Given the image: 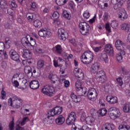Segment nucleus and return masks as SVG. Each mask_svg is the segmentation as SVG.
Here are the masks:
<instances>
[{"label":"nucleus","mask_w":130,"mask_h":130,"mask_svg":"<svg viewBox=\"0 0 130 130\" xmlns=\"http://www.w3.org/2000/svg\"><path fill=\"white\" fill-rule=\"evenodd\" d=\"M23 104V101L20 98L15 96H13V99L10 98L8 100V105L10 106L13 107L14 108H20Z\"/></svg>","instance_id":"nucleus-1"},{"label":"nucleus","mask_w":130,"mask_h":130,"mask_svg":"<svg viewBox=\"0 0 130 130\" xmlns=\"http://www.w3.org/2000/svg\"><path fill=\"white\" fill-rule=\"evenodd\" d=\"M81 61L84 64H89L93 60V57H94V54L93 52L88 51L84 53L81 56Z\"/></svg>","instance_id":"nucleus-2"},{"label":"nucleus","mask_w":130,"mask_h":130,"mask_svg":"<svg viewBox=\"0 0 130 130\" xmlns=\"http://www.w3.org/2000/svg\"><path fill=\"white\" fill-rule=\"evenodd\" d=\"M79 27L80 29V31L82 35H87L89 34V31H90V25H89L87 22H83L79 23Z\"/></svg>","instance_id":"nucleus-3"},{"label":"nucleus","mask_w":130,"mask_h":130,"mask_svg":"<svg viewBox=\"0 0 130 130\" xmlns=\"http://www.w3.org/2000/svg\"><path fill=\"white\" fill-rule=\"evenodd\" d=\"M75 86L77 94L79 96H85L86 94V88H84L82 87L81 80H79L76 81Z\"/></svg>","instance_id":"nucleus-4"},{"label":"nucleus","mask_w":130,"mask_h":130,"mask_svg":"<svg viewBox=\"0 0 130 130\" xmlns=\"http://www.w3.org/2000/svg\"><path fill=\"white\" fill-rule=\"evenodd\" d=\"M95 78L99 83H105L106 82V74L103 71L98 72L95 75Z\"/></svg>","instance_id":"nucleus-5"},{"label":"nucleus","mask_w":130,"mask_h":130,"mask_svg":"<svg viewBox=\"0 0 130 130\" xmlns=\"http://www.w3.org/2000/svg\"><path fill=\"white\" fill-rule=\"evenodd\" d=\"M54 88L49 85H46L42 89V92L47 96L52 97L53 94H54Z\"/></svg>","instance_id":"nucleus-6"},{"label":"nucleus","mask_w":130,"mask_h":130,"mask_svg":"<svg viewBox=\"0 0 130 130\" xmlns=\"http://www.w3.org/2000/svg\"><path fill=\"white\" fill-rule=\"evenodd\" d=\"M108 113L110 116V117H114V118H116L117 117H119L120 116V112L116 108L111 107L108 110Z\"/></svg>","instance_id":"nucleus-7"},{"label":"nucleus","mask_w":130,"mask_h":130,"mask_svg":"<svg viewBox=\"0 0 130 130\" xmlns=\"http://www.w3.org/2000/svg\"><path fill=\"white\" fill-rule=\"evenodd\" d=\"M87 96L89 100H91V101H95V100L97 99L98 94L97 93L96 89L92 88L88 91Z\"/></svg>","instance_id":"nucleus-8"},{"label":"nucleus","mask_w":130,"mask_h":130,"mask_svg":"<svg viewBox=\"0 0 130 130\" xmlns=\"http://www.w3.org/2000/svg\"><path fill=\"white\" fill-rule=\"evenodd\" d=\"M76 118L77 116L76 115V113L73 112H71L67 119V124H68V125L74 124L77 119Z\"/></svg>","instance_id":"nucleus-9"},{"label":"nucleus","mask_w":130,"mask_h":130,"mask_svg":"<svg viewBox=\"0 0 130 130\" xmlns=\"http://www.w3.org/2000/svg\"><path fill=\"white\" fill-rule=\"evenodd\" d=\"M58 37L59 39L65 41V40L69 37V34L66 32L64 29L60 28L58 30Z\"/></svg>","instance_id":"nucleus-10"},{"label":"nucleus","mask_w":130,"mask_h":130,"mask_svg":"<svg viewBox=\"0 0 130 130\" xmlns=\"http://www.w3.org/2000/svg\"><path fill=\"white\" fill-rule=\"evenodd\" d=\"M9 55L13 60H15V61H20V55L15 50H11L9 51Z\"/></svg>","instance_id":"nucleus-11"},{"label":"nucleus","mask_w":130,"mask_h":130,"mask_svg":"<svg viewBox=\"0 0 130 130\" xmlns=\"http://www.w3.org/2000/svg\"><path fill=\"white\" fill-rule=\"evenodd\" d=\"M118 18L121 21H124L127 19V13L123 8H121L118 14Z\"/></svg>","instance_id":"nucleus-12"},{"label":"nucleus","mask_w":130,"mask_h":130,"mask_svg":"<svg viewBox=\"0 0 130 130\" xmlns=\"http://www.w3.org/2000/svg\"><path fill=\"white\" fill-rule=\"evenodd\" d=\"M39 35L41 37H51L52 36V33L47 29H42L39 31Z\"/></svg>","instance_id":"nucleus-13"},{"label":"nucleus","mask_w":130,"mask_h":130,"mask_svg":"<svg viewBox=\"0 0 130 130\" xmlns=\"http://www.w3.org/2000/svg\"><path fill=\"white\" fill-rule=\"evenodd\" d=\"M74 73L75 77L78 78L79 80H82L84 79V73L80 68H76Z\"/></svg>","instance_id":"nucleus-14"},{"label":"nucleus","mask_w":130,"mask_h":130,"mask_svg":"<svg viewBox=\"0 0 130 130\" xmlns=\"http://www.w3.org/2000/svg\"><path fill=\"white\" fill-rule=\"evenodd\" d=\"M104 51L106 53H108V54L111 55V56H113V55H114L113 48L112 47V46L110 44H107L105 46Z\"/></svg>","instance_id":"nucleus-15"},{"label":"nucleus","mask_w":130,"mask_h":130,"mask_svg":"<svg viewBox=\"0 0 130 130\" xmlns=\"http://www.w3.org/2000/svg\"><path fill=\"white\" fill-rule=\"evenodd\" d=\"M112 4H113L114 6V9L115 10H117L119 9V11H120V9H121V7L122 6L123 3L122 1H115L114 0H112Z\"/></svg>","instance_id":"nucleus-16"},{"label":"nucleus","mask_w":130,"mask_h":130,"mask_svg":"<svg viewBox=\"0 0 130 130\" xmlns=\"http://www.w3.org/2000/svg\"><path fill=\"white\" fill-rule=\"evenodd\" d=\"M30 38V36L27 35L25 38H22L21 40V44L24 47H30V42L28 40Z\"/></svg>","instance_id":"nucleus-17"},{"label":"nucleus","mask_w":130,"mask_h":130,"mask_svg":"<svg viewBox=\"0 0 130 130\" xmlns=\"http://www.w3.org/2000/svg\"><path fill=\"white\" fill-rule=\"evenodd\" d=\"M102 130H114L115 129V126L113 124L107 123L102 127Z\"/></svg>","instance_id":"nucleus-18"},{"label":"nucleus","mask_w":130,"mask_h":130,"mask_svg":"<svg viewBox=\"0 0 130 130\" xmlns=\"http://www.w3.org/2000/svg\"><path fill=\"white\" fill-rule=\"evenodd\" d=\"M106 100L110 104L117 103V98L116 96L108 95L106 97Z\"/></svg>","instance_id":"nucleus-19"},{"label":"nucleus","mask_w":130,"mask_h":130,"mask_svg":"<svg viewBox=\"0 0 130 130\" xmlns=\"http://www.w3.org/2000/svg\"><path fill=\"white\" fill-rule=\"evenodd\" d=\"M29 86L32 90H36L39 88V82L37 80H32L29 83Z\"/></svg>","instance_id":"nucleus-20"},{"label":"nucleus","mask_w":130,"mask_h":130,"mask_svg":"<svg viewBox=\"0 0 130 130\" xmlns=\"http://www.w3.org/2000/svg\"><path fill=\"white\" fill-rule=\"evenodd\" d=\"M22 57L30 60V59H32V52L28 50H25L23 53Z\"/></svg>","instance_id":"nucleus-21"},{"label":"nucleus","mask_w":130,"mask_h":130,"mask_svg":"<svg viewBox=\"0 0 130 130\" xmlns=\"http://www.w3.org/2000/svg\"><path fill=\"white\" fill-rule=\"evenodd\" d=\"M99 69H100V64L95 62L91 66V72L93 74H95V73H97V72H98Z\"/></svg>","instance_id":"nucleus-22"},{"label":"nucleus","mask_w":130,"mask_h":130,"mask_svg":"<svg viewBox=\"0 0 130 130\" xmlns=\"http://www.w3.org/2000/svg\"><path fill=\"white\" fill-rule=\"evenodd\" d=\"M115 46L116 49H121V47L125 46V43H123V42L120 40H117L115 42Z\"/></svg>","instance_id":"nucleus-23"},{"label":"nucleus","mask_w":130,"mask_h":130,"mask_svg":"<svg viewBox=\"0 0 130 130\" xmlns=\"http://www.w3.org/2000/svg\"><path fill=\"white\" fill-rule=\"evenodd\" d=\"M118 129L130 130V126L127 124V122L123 121L119 125Z\"/></svg>","instance_id":"nucleus-24"},{"label":"nucleus","mask_w":130,"mask_h":130,"mask_svg":"<svg viewBox=\"0 0 130 130\" xmlns=\"http://www.w3.org/2000/svg\"><path fill=\"white\" fill-rule=\"evenodd\" d=\"M99 58L101 60L105 61L106 63L108 62V56H107V54L103 53L100 55Z\"/></svg>","instance_id":"nucleus-25"},{"label":"nucleus","mask_w":130,"mask_h":130,"mask_svg":"<svg viewBox=\"0 0 130 130\" xmlns=\"http://www.w3.org/2000/svg\"><path fill=\"white\" fill-rule=\"evenodd\" d=\"M63 122H64V118L62 115L58 116L57 118L56 119V123L59 125H60L63 124Z\"/></svg>","instance_id":"nucleus-26"},{"label":"nucleus","mask_w":130,"mask_h":130,"mask_svg":"<svg viewBox=\"0 0 130 130\" xmlns=\"http://www.w3.org/2000/svg\"><path fill=\"white\" fill-rule=\"evenodd\" d=\"M49 79L53 82V84H55V81H57V76L53 74L52 73H50L49 75Z\"/></svg>","instance_id":"nucleus-27"},{"label":"nucleus","mask_w":130,"mask_h":130,"mask_svg":"<svg viewBox=\"0 0 130 130\" xmlns=\"http://www.w3.org/2000/svg\"><path fill=\"white\" fill-rule=\"evenodd\" d=\"M71 98H72L73 101L75 102V103H78V102H80L81 101V98H78L74 93H71Z\"/></svg>","instance_id":"nucleus-28"},{"label":"nucleus","mask_w":130,"mask_h":130,"mask_svg":"<svg viewBox=\"0 0 130 130\" xmlns=\"http://www.w3.org/2000/svg\"><path fill=\"white\" fill-rule=\"evenodd\" d=\"M123 111L125 113H130V104H125L123 106Z\"/></svg>","instance_id":"nucleus-29"},{"label":"nucleus","mask_w":130,"mask_h":130,"mask_svg":"<svg viewBox=\"0 0 130 130\" xmlns=\"http://www.w3.org/2000/svg\"><path fill=\"white\" fill-rule=\"evenodd\" d=\"M94 121H95V119L94 118V117L88 116L86 117L85 123H87V124H90V123H94Z\"/></svg>","instance_id":"nucleus-30"},{"label":"nucleus","mask_w":130,"mask_h":130,"mask_svg":"<svg viewBox=\"0 0 130 130\" xmlns=\"http://www.w3.org/2000/svg\"><path fill=\"white\" fill-rule=\"evenodd\" d=\"M56 115H59L61 112H62V107L59 106H56L54 108Z\"/></svg>","instance_id":"nucleus-31"},{"label":"nucleus","mask_w":130,"mask_h":130,"mask_svg":"<svg viewBox=\"0 0 130 130\" xmlns=\"http://www.w3.org/2000/svg\"><path fill=\"white\" fill-rule=\"evenodd\" d=\"M34 26L36 28H41L42 27V22L39 20H36L34 21Z\"/></svg>","instance_id":"nucleus-32"},{"label":"nucleus","mask_w":130,"mask_h":130,"mask_svg":"<svg viewBox=\"0 0 130 130\" xmlns=\"http://www.w3.org/2000/svg\"><path fill=\"white\" fill-rule=\"evenodd\" d=\"M122 30H124L125 32H128L130 29V25L127 23H124L121 26Z\"/></svg>","instance_id":"nucleus-33"},{"label":"nucleus","mask_w":130,"mask_h":130,"mask_svg":"<svg viewBox=\"0 0 130 130\" xmlns=\"http://www.w3.org/2000/svg\"><path fill=\"white\" fill-rule=\"evenodd\" d=\"M8 7V3L6 0H1L0 1V8L1 9H6Z\"/></svg>","instance_id":"nucleus-34"},{"label":"nucleus","mask_w":130,"mask_h":130,"mask_svg":"<svg viewBox=\"0 0 130 130\" xmlns=\"http://www.w3.org/2000/svg\"><path fill=\"white\" fill-rule=\"evenodd\" d=\"M24 72L27 74H30L31 76L33 75V72H32V68L30 66L25 67Z\"/></svg>","instance_id":"nucleus-35"},{"label":"nucleus","mask_w":130,"mask_h":130,"mask_svg":"<svg viewBox=\"0 0 130 130\" xmlns=\"http://www.w3.org/2000/svg\"><path fill=\"white\" fill-rule=\"evenodd\" d=\"M59 13L57 11H55L52 15V19H53L54 21H57V19L59 18Z\"/></svg>","instance_id":"nucleus-36"},{"label":"nucleus","mask_w":130,"mask_h":130,"mask_svg":"<svg viewBox=\"0 0 130 130\" xmlns=\"http://www.w3.org/2000/svg\"><path fill=\"white\" fill-rule=\"evenodd\" d=\"M48 118H50V117H52L53 116H54V115H56V114H55L54 108L49 111L48 112Z\"/></svg>","instance_id":"nucleus-37"},{"label":"nucleus","mask_w":130,"mask_h":130,"mask_svg":"<svg viewBox=\"0 0 130 130\" xmlns=\"http://www.w3.org/2000/svg\"><path fill=\"white\" fill-rule=\"evenodd\" d=\"M62 16L68 20H71V14L68 12V11H64L62 13Z\"/></svg>","instance_id":"nucleus-38"},{"label":"nucleus","mask_w":130,"mask_h":130,"mask_svg":"<svg viewBox=\"0 0 130 130\" xmlns=\"http://www.w3.org/2000/svg\"><path fill=\"white\" fill-rule=\"evenodd\" d=\"M86 116L87 115H86V113L83 112L82 113V115L80 118V120L82 122H84V123H86V119H87Z\"/></svg>","instance_id":"nucleus-39"},{"label":"nucleus","mask_w":130,"mask_h":130,"mask_svg":"<svg viewBox=\"0 0 130 130\" xmlns=\"http://www.w3.org/2000/svg\"><path fill=\"white\" fill-rule=\"evenodd\" d=\"M56 48V52L57 53H58V54H61V53L62 52V49L61 48V46L59 45H57L55 47Z\"/></svg>","instance_id":"nucleus-40"},{"label":"nucleus","mask_w":130,"mask_h":130,"mask_svg":"<svg viewBox=\"0 0 130 130\" xmlns=\"http://www.w3.org/2000/svg\"><path fill=\"white\" fill-rule=\"evenodd\" d=\"M43 67H44V61L43 60L38 61V69H42Z\"/></svg>","instance_id":"nucleus-41"},{"label":"nucleus","mask_w":130,"mask_h":130,"mask_svg":"<svg viewBox=\"0 0 130 130\" xmlns=\"http://www.w3.org/2000/svg\"><path fill=\"white\" fill-rule=\"evenodd\" d=\"M99 113L101 115V116H104L107 113V110L106 109H102L99 111Z\"/></svg>","instance_id":"nucleus-42"},{"label":"nucleus","mask_w":130,"mask_h":130,"mask_svg":"<svg viewBox=\"0 0 130 130\" xmlns=\"http://www.w3.org/2000/svg\"><path fill=\"white\" fill-rule=\"evenodd\" d=\"M98 113L99 111L95 109H92L90 110V114L92 116H96V115H98Z\"/></svg>","instance_id":"nucleus-43"},{"label":"nucleus","mask_w":130,"mask_h":130,"mask_svg":"<svg viewBox=\"0 0 130 130\" xmlns=\"http://www.w3.org/2000/svg\"><path fill=\"white\" fill-rule=\"evenodd\" d=\"M22 87L23 89H26L28 86H29V83L27 81V80L24 79L22 82Z\"/></svg>","instance_id":"nucleus-44"},{"label":"nucleus","mask_w":130,"mask_h":130,"mask_svg":"<svg viewBox=\"0 0 130 130\" xmlns=\"http://www.w3.org/2000/svg\"><path fill=\"white\" fill-rule=\"evenodd\" d=\"M30 42H29V46H35L36 45V41L33 38H30Z\"/></svg>","instance_id":"nucleus-45"},{"label":"nucleus","mask_w":130,"mask_h":130,"mask_svg":"<svg viewBox=\"0 0 130 130\" xmlns=\"http://www.w3.org/2000/svg\"><path fill=\"white\" fill-rule=\"evenodd\" d=\"M111 26L114 29H115L117 26H118V23L116 21H113L111 23Z\"/></svg>","instance_id":"nucleus-46"},{"label":"nucleus","mask_w":130,"mask_h":130,"mask_svg":"<svg viewBox=\"0 0 130 130\" xmlns=\"http://www.w3.org/2000/svg\"><path fill=\"white\" fill-rule=\"evenodd\" d=\"M27 121H29V118L25 117L23 118L22 121L20 122L21 125H24Z\"/></svg>","instance_id":"nucleus-47"},{"label":"nucleus","mask_w":130,"mask_h":130,"mask_svg":"<svg viewBox=\"0 0 130 130\" xmlns=\"http://www.w3.org/2000/svg\"><path fill=\"white\" fill-rule=\"evenodd\" d=\"M10 8H12V9H16L18 7V5H17V4L15 2H11L10 4Z\"/></svg>","instance_id":"nucleus-48"},{"label":"nucleus","mask_w":130,"mask_h":130,"mask_svg":"<svg viewBox=\"0 0 130 130\" xmlns=\"http://www.w3.org/2000/svg\"><path fill=\"white\" fill-rule=\"evenodd\" d=\"M26 18L28 21H32V20H33V14L31 13H27L26 14Z\"/></svg>","instance_id":"nucleus-49"},{"label":"nucleus","mask_w":130,"mask_h":130,"mask_svg":"<svg viewBox=\"0 0 130 130\" xmlns=\"http://www.w3.org/2000/svg\"><path fill=\"white\" fill-rule=\"evenodd\" d=\"M5 48H6L5 43H4V42H0V51H5Z\"/></svg>","instance_id":"nucleus-50"},{"label":"nucleus","mask_w":130,"mask_h":130,"mask_svg":"<svg viewBox=\"0 0 130 130\" xmlns=\"http://www.w3.org/2000/svg\"><path fill=\"white\" fill-rule=\"evenodd\" d=\"M15 123L13 121H11L9 124V129L10 130H14V128L15 127Z\"/></svg>","instance_id":"nucleus-51"},{"label":"nucleus","mask_w":130,"mask_h":130,"mask_svg":"<svg viewBox=\"0 0 130 130\" xmlns=\"http://www.w3.org/2000/svg\"><path fill=\"white\" fill-rule=\"evenodd\" d=\"M116 80L120 86H122V84H123V82H122V78L121 77H119L117 78Z\"/></svg>","instance_id":"nucleus-52"},{"label":"nucleus","mask_w":130,"mask_h":130,"mask_svg":"<svg viewBox=\"0 0 130 130\" xmlns=\"http://www.w3.org/2000/svg\"><path fill=\"white\" fill-rule=\"evenodd\" d=\"M117 50L120 51V53L118 54H120L122 56V55H125V52L123 50V47H121V49H117Z\"/></svg>","instance_id":"nucleus-53"},{"label":"nucleus","mask_w":130,"mask_h":130,"mask_svg":"<svg viewBox=\"0 0 130 130\" xmlns=\"http://www.w3.org/2000/svg\"><path fill=\"white\" fill-rule=\"evenodd\" d=\"M56 3L58 6H63V0H56Z\"/></svg>","instance_id":"nucleus-54"},{"label":"nucleus","mask_w":130,"mask_h":130,"mask_svg":"<svg viewBox=\"0 0 130 130\" xmlns=\"http://www.w3.org/2000/svg\"><path fill=\"white\" fill-rule=\"evenodd\" d=\"M122 74L123 75H124L125 76H126V75L128 74V72H127V70H126V69H125V68L124 67H122Z\"/></svg>","instance_id":"nucleus-55"},{"label":"nucleus","mask_w":130,"mask_h":130,"mask_svg":"<svg viewBox=\"0 0 130 130\" xmlns=\"http://www.w3.org/2000/svg\"><path fill=\"white\" fill-rule=\"evenodd\" d=\"M102 47L101 46L100 47H94L93 48V49L95 52H99V51H100L101 50V48Z\"/></svg>","instance_id":"nucleus-56"},{"label":"nucleus","mask_w":130,"mask_h":130,"mask_svg":"<svg viewBox=\"0 0 130 130\" xmlns=\"http://www.w3.org/2000/svg\"><path fill=\"white\" fill-rule=\"evenodd\" d=\"M1 95H2V99H6V91L4 90V88H2V91L1 92Z\"/></svg>","instance_id":"nucleus-57"},{"label":"nucleus","mask_w":130,"mask_h":130,"mask_svg":"<svg viewBox=\"0 0 130 130\" xmlns=\"http://www.w3.org/2000/svg\"><path fill=\"white\" fill-rule=\"evenodd\" d=\"M116 59L117 61H120L121 60H122V56L119 54H117L116 55Z\"/></svg>","instance_id":"nucleus-58"},{"label":"nucleus","mask_w":130,"mask_h":130,"mask_svg":"<svg viewBox=\"0 0 130 130\" xmlns=\"http://www.w3.org/2000/svg\"><path fill=\"white\" fill-rule=\"evenodd\" d=\"M83 17L85 18V19H89L90 17V13L89 12H84L83 14Z\"/></svg>","instance_id":"nucleus-59"},{"label":"nucleus","mask_w":130,"mask_h":130,"mask_svg":"<svg viewBox=\"0 0 130 130\" xmlns=\"http://www.w3.org/2000/svg\"><path fill=\"white\" fill-rule=\"evenodd\" d=\"M106 30L108 31V32H111L110 30V25H109V23H106V27H105Z\"/></svg>","instance_id":"nucleus-60"},{"label":"nucleus","mask_w":130,"mask_h":130,"mask_svg":"<svg viewBox=\"0 0 130 130\" xmlns=\"http://www.w3.org/2000/svg\"><path fill=\"white\" fill-rule=\"evenodd\" d=\"M15 129L16 130H25V128L20 126V125H19V124H17L15 126Z\"/></svg>","instance_id":"nucleus-61"},{"label":"nucleus","mask_w":130,"mask_h":130,"mask_svg":"<svg viewBox=\"0 0 130 130\" xmlns=\"http://www.w3.org/2000/svg\"><path fill=\"white\" fill-rule=\"evenodd\" d=\"M64 87H66V88H68V87L70 86V81L68 80L64 81Z\"/></svg>","instance_id":"nucleus-62"},{"label":"nucleus","mask_w":130,"mask_h":130,"mask_svg":"<svg viewBox=\"0 0 130 130\" xmlns=\"http://www.w3.org/2000/svg\"><path fill=\"white\" fill-rule=\"evenodd\" d=\"M17 21L19 23V24H23V23H24V20L20 17H18L17 19Z\"/></svg>","instance_id":"nucleus-63"},{"label":"nucleus","mask_w":130,"mask_h":130,"mask_svg":"<svg viewBox=\"0 0 130 130\" xmlns=\"http://www.w3.org/2000/svg\"><path fill=\"white\" fill-rule=\"evenodd\" d=\"M82 128L83 130H90V128L89 127H88V126L84 125L82 126Z\"/></svg>","instance_id":"nucleus-64"}]
</instances>
